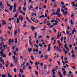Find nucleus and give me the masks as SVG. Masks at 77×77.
<instances>
[{"label":"nucleus","mask_w":77,"mask_h":77,"mask_svg":"<svg viewBox=\"0 0 77 77\" xmlns=\"http://www.w3.org/2000/svg\"><path fill=\"white\" fill-rule=\"evenodd\" d=\"M54 48L55 50H58L59 52L60 53L62 52V50L60 49V47H56V46H55Z\"/></svg>","instance_id":"f257e3e1"},{"label":"nucleus","mask_w":77,"mask_h":77,"mask_svg":"<svg viewBox=\"0 0 77 77\" xmlns=\"http://www.w3.org/2000/svg\"><path fill=\"white\" fill-rule=\"evenodd\" d=\"M13 58L14 61V63L15 64L17 63V60H18V58H16L15 56H13Z\"/></svg>","instance_id":"f03ea898"},{"label":"nucleus","mask_w":77,"mask_h":77,"mask_svg":"<svg viewBox=\"0 0 77 77\" xmlns=\"http://www.w3.org/2000/svg\"><path fill=\"white\" fill-rule=\"evenodd\" d=\"M9 72H10V70H8L7 72L8 73V77H12V75L11 74L10 75V74L9 73Z\"/></svg>","instance_id":"7ed1b4c3"},{"label":"nucleus","mask_w":77,"mask_h":77,"mask_svg":"<svg viewBox=\"0 0 77 77\" xmlns=\"http://www.w3.org/2000/svg\"><path fill=\"white\" fill-rule=\"evenodd\" d=\"M3 60V59L0 57V61L2 62L3 65H5V62H4V60Z\"/></svg>","instance_id":"20e7f679"},{"label":"nucleus","mask_w":77,"mask_h":77,"mask_svg":"<svg viewBox=\"0 0 77 77\" xmlns=\"http://www.w3.org/2000/svg\"><path fill=\"white\" fill-rule=\"evenodd\" d=\"M74 3H75V2H72V5H73L72 6L74 7V6H75V7H77V3H76L75 5Z\"/></svg>","instance_id":"39448f33"},{"label":"nucleus","mask_w":77,"mask_h":77,"mask_svg":"<svg viewBox=\"0 0 77 77\" xmlns=\"http://www.w3.org/2000/svg\"><path fill=\"white\" fill-rule=\"evenodd\" d=\"M32 28L31 29V30H32V31L33 30H35V28L34 27V26H31Z\"/></svg>","instance_id":"423d86ee"},{"label":"nucleus","mask_w":77,"mask_h":77,"mask_svg":"<svg viewBox=\"0 0 77 77\" xmlns=\"http://www.w3.org/2000/svg\"><path fill=\"white\" fill-rule=\"evenodd\" d=\"M39 63H40V62H38H38L36 61L35 62V65L36 66V65H39Z\"/></svg>","instance_id":"0eeeda50"},{"label":"nucleus","mask_w":77,"mask_h":77,"mask_svg":"<svg viewBox=\"0 0 77 77\" xmlns=\"http://www.w3.org/2000/svg\"><path fill=\"white\" fill-rule=\"evenodd\" d=\"M74 32H76V30H75V29H73L72 31V35H74Z\"/></svg>","instance_id":"6e6552de"},{"label":"nucleus","mask_w":77,"mask_h":77,"mask_svg":"<svg viewBox=\"0 0 77 77\" xmlns=\"http://www.w3.org/2000/svg\"><path fill=\"white\" fill-rule=\"evenodd\" d=\"M63 74L64 75H65V76H66V71L65 70L63 72Z\"/></svg>","instance_id":"1a4fd4ad"},{"label":"nucleus","mask_w":77,"mask_h":77,"mask_svg":"<svg viewBox=\"0 0 77 77\" xmlns=\"http://www.w3.org/2000/svg\"><path fill=\"white\" fill-rule=\"evenodd\" d=\"M63 51L65 52V54H67V51L65 50V49H63Z\"/></svg>","instance_id":"9d476101"},{"label":"nucleus","mask_w":77,"mask_h":77,"mask_svg":"<svg viewBox=\"0 0 77 77\" xmlns=\"http://www.w3.org/2000/svg\"><path fill=\"white\" fill-rule=\"evenodd\" d=\"M31 51H32V48H30V49H29L28 50L29 53H31Z\"/></svg>","instance_id":"9b49d317"},{"label":"nucleus","mask_w":77,"mask_h":77,"mask_svg":"<svg viewBox=\"0 0 77 77\" xmlns=\"http://www.w3.org/2000/svg\"><path fill=\"white\" fill-rule=\"evenodd\" d=\"M0 54H1V56L4 55V52H2V51H1L0 52Z\"/></svg>","instance_id":"f8f14e48"},{"label":"nucleus","mask_w":77,"mask_h":77,"mask_svg":"<svg viewBox=\"0 0 77 77\" xmlns=\"http://www.w3.org/2000/svg\"><path fill=\"white\" fill-rule=\"evenodd\" d=\"M0 56L2 57H3L4 58H6V55L5 54H4L3 55H1Z\"/></svg>","instance_id":"ddd939ff"},{"label":"nucleus","mask_w":77,"mask_h":77,"mask_svg":"<svg viewBox=\"0 0 77 77\" xmlns=\"http://www.w3.org/2000/svg\"><path fill=\"white\" fill-rule=\"evenodd\" d=\"M45 18V16H44V15H42V16H41L39 17V18Z\"/></svg>","instance_id":"4468645a"},{"label":"nucleus","mask_w":77,"mask_h":77,"mask_svg":"<svg viewBox=\"0 0 77 77\" xmlns=\"http://www.w3.org/2000/svg\"><path fill=\"white\" fill-rule=\"evenodd\" d=\"M2 48H3V47H2V44L0 43V50H2Z\"/></svg>","instance_id":"2eb2a0df"},{"label":"nucleus","mask_w":77,"mask_h":77,"mask_svg":"<svg viewBox=\"0 0 77 77\" xmlns=\"http://www.w3.org/2000/svg\"><path fill=\"white\" fill-rule=\"evenodd\" d=\"M24 7H26V0L24 1Z\"/></svg>","instance_id":"dca6fc26"},{"label":"nucleus","mask_w":77,"mask_h":77,"mask_svg":"<svg viewBox=\"0 0 77 77\" xmlns=\"http://www.w3.org/2000/svg\"><path fill=\"white\" fill-rule=\"evenodd\" d=\"M67 14H68V12L67 11H65V12H64L63 13V14L64 15H67Z\"/></svg>","instance_id":"f3484780"},{"label":"nucleus","mask_w":77,"mask_h":77,"mask_svg":"<svg viewBox=\"0 0 77 77\" xmlns=\"http://www.w3.org/2000/svg\"><path fill=\"white\" fill-rule=\"evenodd\" d=\"M6 24H7V23H6V22L5 21L3 23L2 25H6Z\"/></svg>","instance_id":"a211bd4d"},{"label":"nucleus","mask_w":77,"mask_h":77,"mask_svg":"<svg viewBox=\"0 0 77 77\" xmlns=\"http://www.w3.org/2000/svg\"><path fill=\"white\" fill-rule=\"evenodd\" d=\"M7 5L8 6H9V7H11V5L8 2H7Z\"/></svg>","instance_id":"6ab92c4d"},{"label":"nucleus","mask_w":77,"mask_h":77,"mask_svg":"<svg viewBox=\"0 0 77 77\" xmlns=\"http://www.w3.org/2000/svg\"><path fill=\"white\" fill-rule=\"evenodd\" d=\"M17 30L15 31L14 32V36H15V35H17Z\"/></svg>","instance_id":"aec40b11"},{"label":"nucleus","mask_w":77,"mask_h":77,"mask_svg":"<svg viewBox=\"0 0 77 77\" xmlns=\"http://www.w3.org/2000/svg\"><path fill=\"white\" fill-rule=\"evenodd\" d=\"M15 11H17V9H16V8H14L13 10V12L14 13V12H15Z\"/></svg>","instance_id":"412c9836"},{"label":"nucleus","mask_w":77,"mask_h":77,"mask_svg":"<svg viewBox=\"0 0 77 77\" xmlns=\"http://www.w3.org/2000/svg\"><path fill=\"white\" fill-rule=\"evenodd\" d=\"M14 8H17V4H16V3L14 4Z\"/></svg>","instance_id":"4be33fe9"},{"label":"nucleus","mask_w":77,"mask_h":77,"mask_svg":"<svg viewBox=\"0 0 77 77\" xmlns=\"http://www.w3.org/2000/svg\"><path fill=\"white\" fill-rule=\"evenodd\" d=\"M48 32L51 34H52V30H49Z\"/></svg>","instance_id":"5701e85b"},{"label":"nucleus","mask_w":77,"mask_h":77,"mask_svg":"<svg viewBox=\"0 0 77 77\" xmlns=\"http://www.w3.org/2000/svg\"><path fill=\"white\" fill-rule=\"evenodd\" d=\"M59 14V12H56L55 13V14L56 15H57L58 14Z\"/></svg>","instance_id":"b1692460"},{"label":"nucleus","mask_w":77,"mask_h":77,"mask_svg":"<svg viewBox=\"0 0 77 77\" xmlns=\"http://www.w3.org/2000/svg\"><path fill=\"white\" fill-rule=\"evenodd\" d=\"M10 11H11L12 10V7H10L9 8Z\"/></svg>","instance_id":"393cba45"},{"label":"nucleus","mask_w":77,"mask_h":77,"mask_svg":"<svg viewBox=\"0 0 77 77\" xmlns=\"http://www.w3.org/2000/svg\"><path fill=\"white\" fill-rule=\"evenodd\" d=\"M31 58L32 60H34V57L32 56H31Z\"/></svg>","instance_id":"a878e982"},{"label":"nucleus","mask_w":77,"mask_h":77,"mask_svg":"<svg viewBox=\"0 0 77 77\" xmlns=\"http://www.w3.org/2000/svg\"><path fill=\"white\" fill-rule=\"evenodd\" d=\"M18 17V14H16L14 16V18H17Z\"/></svg>","instance_id":"bb28decb"},{"label":"nucleus","mask_w":77,"mask_h":77,"mask_svg":"<svg viewBox=\"0 0 77 77\" xmlns=\"http://www.w3.org/2000/svg\"><path fill=\"white\" fill-rule=\"evenodd\" d=\"M70 23L72 25L73 24V21H72V20H71L70 21Z\"/></svg>","instance_id":"cd10ccee"},{"label":"nucleus","mask_w":77,"mask_h":77,"mask_svg":"<svg viewBox=\"0 0 77 77\" xmlns=\"http://www.w3.org/2000/svg\"><path fill=\"white\" fill-rule=\"evenodd\" d=\"M23 18V17H22V16H20L19 17V20H21V18Z\"/></svg>","instance_id":"c85d7f7f"},{"label":"nucleus","mask_w":77,"mask_h":77,"mask_svg":"<svg viewBox=\"0 0 77 77\" xmlns=\"http://www.w3.org/2000/svg\"><path fill=\"white\" fill-rule=\"evenodd\" d=\"M18 41V40L17 38H16L15 40V44H17V42Z\"/></svg>","instance_id":"c756f323"},{"label":"nucleus","mask_w":77,"mask_h":77,"mask_svg":"<svg viewBox=\"0 0 77 77\" xmlns=\"http://www.w3.org/2000/svg\"><path fill=\"white\" fill-rule=\"evenodd\" d=\"M19 23V18H17V23Z\"/></svg>","instance_id":"7c9ffc66"},{"label":"nucleus","mask_w":77,"mask_h":77,"mask_svg":"<svg viewBox=\"0 0 77 77\" xmlns=\"http://www.w3.org/2000/svg\"><path fill=\"white\" fill-rule=\"evenodd\" d=\"M1 8L2 9H4V6H3V5H2L1 6Z\"/></svg>","instance_id":"2f4dec72"},{"label":"nucleus","mask_w":77,"mask_h":77,"mask_svg":"<svg viewBox=\"0 0 77 77\" xmlns=\"http://www.w3.org/2000/svg\"><path fill=\"white\" fill-rule=\"evenodd\" d=\"M58 75H61V72H59V70L58 71Z\"/></svg>","instance_id":"473e14b6"},{"label":"nucleus","mask_w":77,"mask_h":77,"mask_svg":"<svg viewBox=\"0 0 77 77\" xmlns=\"http://www.w3.org/2000/svg\"><path fill=\"white\" fill-rule=\"evenodd\" d=\"M20 71L21 73H23V70H22V69H20Z\"/></svg>","instance_id":"72a5a7b5"},{"label":"nucleus","mask_w":77,"mask_h":77,"mask_svg":"<svg viewBox=\"0 0 77 77\" xmlns=\"http://www.w3.org/2000/svg\"><path fill=\"white\" fill-rule=\"evenodd\" d=\"M15 46H13L12 48L13 50H15Z\"/></svg>","instance_id":"f704fd0d"},{"label":"nucleus","mask_w":77,"mask_h":77,"mask_svg":"<svg viewBox=\"0 0 77 77\" xmlns=\"http://www.w3.org/2000/svg\"><path fill=\"white\" fill-rule=\"evenodd\" d=\"M16 54H17V52H16V51H15L14 52V56H16Z\"/></svg>","instance_id":"c9c22d12"},{"label":"nucleus","mask_w":77,"mask_h":77,"mask_svg":"<svg viewBox=\"0 0 77 77\" xmlns=\"http://www.w3.org/2000/svg\"><path fill=\"white\" fill-rule=\"evenodd\" d=\"M29 65V63L28 62H27L26 64V66H28Z\"/></svg>","instance_id":"e433bc0d"},{"label":"nucleus","mask_w":77,"mask_h":77,"mask_svg":"<svg viewBox=\"0 0 77 77\" xmlns=\"http://www.w3.org/2000/svg\"><path fill=\"white\" fill-rule=\"evenodd\" d=\"M56 6H57V5H53V7H52V9H53L54 7H56Z\"/></svg>","instance_id":"4c0bfd02"},{"label":"nucleus","mask_w":77,"mask_h":77,"mask_svg":"<svg viewBox=\"0 0 77 77\" xmlns=\"http://www.w3.org/2000/svg\"><path fill=\"white\" fill-rule=\"evenodd\" d=\"M52 14H51V15H56V13H54V12H52Z\"/></svg>","instance_id":"58836bf2"},{"label":"nucleus","mask_w":77,"mask_h":77,"mask_svg":"<svg viewBox=\"0 0 77 77\" xmlns=\"http://www.w3.org/2000/svg\"><path fill=\"white\" fill-rule=\"evenodd\" d=\"M43 8L44 9H46V8H47V6H46V5H44L43 6Z\"/></svg>","instance_id":"ea45409f"},{"label":"nucleus","mask_w":77,"mask_h":77,"mask_svg":"<svg viewBox=\"0 0 77 77\" xmlns=\"http://www.w3.org/2000/svg\"><path fill=\"white\" fill-rule=\"evenodd\" d=\"M20 13H21L22 14H23V12H24L23 11H22L21 10H20Z\"/></svg>","instance_id":"a19ab883"},{"label":"nucleus","mask_w":77,"mask_h":77,"mask_svg":"<svg viewBox=\"0 0 77 77\" xmlns=\"http://www.w3.org/2000/svg\"><path fill=\"white\" fill-rule=\"evenodd\" d=\"M48 51L49 52H50V47H48Z\"/></svg>","instance_id":"79ce46f5"},{"label":"nucleus","mask_w":77,"mask_h":77,"mask_svg":"<svg viewBox=\"0 0 77 77\" xmlns=\"http://www.w3.org/2000/svg\"><path fill=\"white\" fill-rule=\"evenodd\" d=\"M29 62H30V63H31V65H32V64H33V62H32V61L30 60V61H29Z\"/></svg>","instance_id":"37998d69"},{"label":"nucleus","mask_w":77,"mask_h":77,"mask_svg":"<svg viewBox=\"0 0 77 77\" xmlns=\"http://www.w3.org/2000/svg\"><path fill=\"white\" fill-rule=\"evenodd\" d=\"M28 21L29 22V23H31V24H32V22H31V21H30V20L29 19H28Z\"/></svg>","instance_id":"c03bdc74"},{"label":"nucleus","mask_w":77,"mask_h":77,"mask_svg":"<svg viewBox=\"0 0 77 77\" xmlns=\"http://www.w3.org/2000/svg\"><path fill=\"white\" fill-rule=\"evenodd\" d=\"M55 23H56L57 24H58V23H59V22L57 20H56L55 21Z\"/></svg>","instance_id":"a18cd8bd"},{"label":"nucleus","mask_w":77,"mask_h":77,"mask_svg":"<svg viewBox=\"0 0 77 77\" xmlns=\"http://www.w3.org/2000/svg\"><path fill=\"white\" fill-rule=\"evenodd\" d=\"M12 27H8V29H9V30H11V29H12Z\"/></svg>","instance_id":"49530a36"},{"label":"nucleus","mask_w":77,"mask_h":77,"mask_svg":"<svg viewBox=\"0 0 77 77\" xmlns=\"http://www.w3.org/2000/svg\"><path fill=\"white\" fill-rule=\"evenodd\" d=\"M47 64L45 65V66H44V69H46V68L47 67Z\"/></svg>","instance_id":"de8ad7c7"},{"label":"nucleus","mask_w":77,"mask_h":77,"mask_svg":"<svg viewBox=\"0 0 77 77\" xmlns=\"http://www.w3.org/2000/svg\"><path fill=\"white\" fill-rule=\"evenodd\" d=\"M26 7L23 8V11H26Z\"/></svg>","instance_id":"09e8293b"},{"label":"nucleus","mask_w":77,"mask_h":77,"mask_svg":"<svg viewBox=\"0 0 77 77\" xmlns=\"http://www.w3.org/2000/svg\"><path fill=\"white\" fill-rule=\"evenodd\" d=\"M74 50H73V49H72V52H71L72 54H73V53H74Z\"/></svg>","instance_id":"8fccbe9b"},{"label":"nucleus","mask_w":77,"mask_h":77,"mask_svg":"<svg viewBox=\"0 0 77 77\" xmlns=\"http://www.w3.org/2000/svg\"><path fill=\"white\" fill-rule=\"evenodd\" d=\"M29 69H32V67L30 66H29Z\"/></svg>","instance_id":"3c124183"},{"label":"nucleus","mask_w":77,"mask_h":77,"mask_svg":"<svg viewBox=\"0 0 77 77\" xmlns=\"http://www.w3.org/2000/svg\"><path fill=\"white\" fill-rule=\"evenodd\" d=\"M54 27V26L53 25H51L49 26L50 28H53Z\"/></svg>","instance_id":"603ef678"},{"label":"nucleus","mask_w":77,"mask_h":77,"mask_svg":"<svg viewBox=\"0 0 77 77\" xmlns=\"http://www.w3.org/2000/svg\"><path fill=\"white\" fill-rule=\"evenodd\" d=\"M72 68L74 69H76V68L75 66H72Z\"/></svg>","instance_id":"864d4df0"},{"label":"nucleus","mask_w":77,"mask_h":77,"mask_svg":"<svg viewBox=\"0 0 77 77\" xmlns=\"http://www.w3.org/2000/svg\"><path fill=\"white\" fill-rule=\"evenodd\" d=\"M14 71L15 72H17V69H16V68H15L14 70Z\"/></svg>","instance_id":"5fc2aeb1"},{"label":"nucleus","mask_w":77,"mask_h":77,"mask_svg":"<svg viewBox=\"0 0 77 77\" xmlns=\"http://www.w3.org/2000/svg\"><path fill=\"white\" fill-rule=\"evenodd\" d=\"M1 44L2 45H5V43H4L3 42H1Z\"/></svg>","instance_id":"6e6d98bb"},{"label":"nucleus","mask_w":77,"mask_h":77,"mask_svg":"<svg viewBox=\"0 0 77 77\" xmlns=\"http://www.w3.org/2000/svg\"><path fill=\"white\" fill-rule=\"evenodd\" d=\"M50 72V71H48V72L45 74V75H47V74H48Z\"/></svg>","instance_id":"4d7b16f0"},{"label":"nucleus","mask_w":77,"mask_h":77,"mask_svg":"<svg viewBox=\"0 0 77 77\" xmlns=\"http://www.w3.org/2000/svg\"><path fill=\"white\" fill-rule=\"evenodd\" d=\"M65 69L64 68H63L62 69V71H63V72H64V71H65Z\"/></svg>","instance_id":"13d9d810"},{"label":"nucleus","mask_w":77,"mask_h":77,"mask_svg":"<svg viewBox=\"0 0 77 77\" xmlns=\"http://www.w3.org/2000/svg\"><path fill=\"white\" fill-rule=\"evenodd\" d=\"M52 61V59H49V62H51Z\"/></svg>","instance_id":"bf43d9fd"},{"label":"nucleus","mask_w":77,"mask_h":77,"mask_svg":"<svg viewBox=\"0 0 77 77\" xmlns=\"http://www.w3.org/2000/svg\"><path fill=\"white\" fill-rule=\"evenodd\" d=\"M2 66H3V65H2V64H1L0 65V68H2Z\"/></svg>","instance_id":"052dcab7"},{"label":"nucleus","mask_w":77,"mask_h":77,"mask_svg":"<svg viewBox=\"0 0 77 77\" xmlns=\"http://www.w3.org/2000/svg\"><path fill=\"white\" fill-rule=\"evenodd\" d=\"M57 63L58 64V65H59V66H60V62H59V61L57 62Z\"/></svg>","instance_id":"680f3d73"},{"label":"nucleus","mask_w":77,"mask_h":77,"mask_svg":"<svg viewBox=\"0 0 77 77\" xmlns=\"http://www.w3.org/2000/svg\"><path fill=\"white\" fill-rule=\"evenodd\" d=\"M62 63L63 64V65H65V62L63 61H62Z\"/></svg>","instance_id":"e2e57ef3"},{"label":"nucleus","mask_w":77,"mask_h":77,"mask_svg":"<svg viewBox=\"0 0 77 77\" xmlns=\"http://www.w3.org/2000/svg\"><path fill=\"white\" fill-rule=\"evenodd\" d=\"M11 54H12V53L11 52H10L9 54V56H11Z\"/></svg>","instance_id":"0e129e2a"},{"label":"nucleus","mask_w":77,"mask_h":77,"mask_svg":"<svg viewBox=\"0 0 77 77\" xmlns=\"http://www.w3.org/2000/svg\"><path fill=\"white\" fill-rule=\"evenodd\" d=\"M20 59H23V56H20Z\"/></svg>","instance_id":"69168bd1"},{"label":"nucleus","mask_w":77,"mask_h":77,"mask_svg":"<svg viewBox=\"0 0 77 77\" xmlns=\"http://www.w3.org/2000/svg\"><path fill=\"white\" fill-rule=\"evenodd\" d=\"M19 77H21V74L19 73L18 75Z\"/></svg>","instance_id":"338daca9"},{"label":"nucleus","mask_w":77,"mask_h":77,"mask_svg":"<svg viewBox=\"0 0 77 77\" xmlns=\"http://www.w3.org/2000/svg\"><path fill=\"white\" fill-rule=\"evenodd\" d=\"M2 77H6V75H4V74H3V75L2 76Z\"/></svg>","instance_id":"774afa93"}]
</instances>
